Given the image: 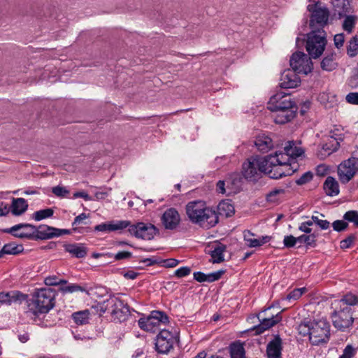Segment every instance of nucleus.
Segmentation results:
<instances>
[{
  "mask_svg": "<svg viewBox=\"0 0 358 358\" xmlns=\"http://www.w3.org/2000/svg\"><path fill=\"white\" fill-rule=\"evenodd\" d=\"M356 350L351 345H348L339 358H352L355 354Z\"/></svg>",
  "mask_w": 358,
  "mask_h": 358,
  "instance_id": "obj_52",
  "label": "nucleus"
},
{
  "mask_svg": "<svg viewBox=\"0 0 358 358\" xmlns=\"http://www.w3.org/2000/svg\"><path fill=\"white\" fill-rule=\"evenodd\" d=\"M131 256H132V254L130 252L121 251V252H117L115 255V259L116 260H121V259H124L130 258Z\"/></svg>",
  "mask_w": 358,
  "mask_h": 358,
  "instance_id": "obj_61",
  "label": "nucleus"
},
{
  "mask_svg": "<svg viewBox=\"0 0 358 358\" xmlns=\"http://www.w3.org/2000/svg\"><path fill=\"white\" fill-rule=\"evenodd\" d=\"M331 318L334 327L339 329L348 328L353 322L350 310L348 307L343 308L339 311H334Z\"/></svg>",
  "mask_w": 358,
  "mask_h": 358,
  "instance_id": "obj_13",
  "label": "nucleus"
},
{
  "mask_svg": "<svg viewBox=\"0 0 358 358\" xmlns=\"http://www.w3.org/2000/svg\"><path fill=\"white\" fill-rule=\"evenodd\" d=\"M358 302V298L356 295L351 293L346 294L343 299L340 301V303L343 305L354 306Z\"/></svg>",
  "mask_w": 358,
  "mask_h": 358,
  "instance_id": "obj_45",
  "label": "nucleus"
},
{
  "mask_svg": "<svg viewBox=\"0 0 358 358\" xmlns=\"http://www.w3.org/2000/svg\"><path fill=\"white\" fill-rule=\"evenodd\" d=\"M55 231H58L57 228L45 224L40 225L36 228L34 239L45 240L56 237L59 234H55Z\"/></svg>",
  "mask_w": 358,
  "mask_h": 358,
  "instance_id": "obj_23",
  "label": "nucleus"
},
{
  "mask_svg": "<svg viewBox=\"0 0 358 358\" xmlns=\"http://www.w3.org/2000/svg\"><path fill=\"white\" fill-rule=\"evenodd\" d=\"M311 57L303 52H296L290 58L292 69L298 73L307 75L313 69Z\"/></svg>",
  "mask_w": 358,
  "mask_h": 358,
  "instance_id": "obj_8",
  "label": "nucleus"
},
{
  "mask_svg": "<svg viewBox=\"0 0 358 358\" xmlns=\"http://www.w3.org/2000/svg\"><path fill=\"white\" fill-rule=\"evenodd\" d=\"M191 272L189 267L183 266L180 267L175 271V275L178 278H182L188 275Z\"/></svg>",
  "mask_w": 358,
  "mask_h": 358,
  "instance_id": "obj_56",
  "label": "nucleus"
},
{
  "mask_svg": "<svg viewBox=\"0 0 358 358\" xmlns=\"http://www.w3.org/2000/svg\"><path fill=\"white\" fill-rule=\"evenodd\" d=\"M297 242L298 237L296 238L292 235L285 236L283 240L284 245L286 248H292L296 245Z\"/></svg>",
  "mask_w": 358,
  "mask_h": 358,
  "instance_id": "obj_53",
  "label": "nucleus"
},
{
  "mask_svg": "<svg viewBox=\"0 0 358 358\" xmlns=\"http://www.w3.org/2000/svg\"><path fill=\"white\" fill-rule=\"evenodd\" d=\"M173 344V336L169 331L162 330L157 335L155 348L159 353L165 354L169 352Z\"/></svg>",
  "mask_w": 358,
  "mask_h": 358,
  "instance_id": "obj_17",
  "label": "nucleus"
},
{
  "mask_svg": "<svg viewBox=\"0 0 358 358\" xmlns=\"http://www.w3.org/2000/svg\"><path fill=\"white\" fill-rule=\"evenodd\" d=\"M343 218L345 220L353 222L358 227V212L355 210L348 211L345 213Z\"/></svg>",
  "mask_w": 358,
  "mask_h": 358,
  "instance_id": "obj_47",
  "label": "nucleus"
},
{
  "mask_svg": "<svg viewBox=\"0 0 358 358\" xmlns=\"http://www.w3.org/2000/svg\"><path fill=\"white\" fill-rule=\"evenodd\" d=\"M297 108L293 107L288 109L270 110L273 112V118L276 124H285L295 117Z\"/></svg>",
  "mask_w": 358,
  "mask_h": 358,
  "instance_id": "obj_20",
  "label": "nucleus"
},
{
  "mask_svg": "<svg viewBox=\"0 0 358 358\" xmlns=\"http://www.w3.org/2000/svg\"><path fill=\"white\" fill-rule=\"evenodd\" d=\"M52 192L62 198L66 197L69 194V191L66 187L59 185L52 187Z\"/></svg>",
  "mask_w": 358,
  "mask_h": 358,
  "instance_id": "obj_48",
  "label": "nucleus"
},
{
  "mask_svg": "<svg viewBox=\"0 0 358 358\" xmlns=\"http://www.w3.org/2000/svg\"><path fill=\"white\" fill-rule=\"evenodd\" d=\"M217 210L220 215L230 217L234 213V207L229 200H224L220 202L217 206Z\"/></svg>",
  "mask_w": 358,
  "mask_h": 358,
  "instance_id": "obj_30",
  "label": "nucleus"
},
{
  "mask_svg": "<svg viewBox=\"0 0 358 358\" xmlns=\"http://www.w3.org/2000/svg\"><path fill=\"white\" fill-rule=\"evenodd\" d=\"M345 100L351 104H358V92H350L345 96Z\"/></svg>",
  "mask_w": 358,
  "mask_h": 358,
  "instance_id": "obj_58",
  "label": "nucleus"
},
{
  "mask_svg": "<svg viewBox=\"0 0 358 358\" xmlns=\"http://www.w3.org/2000/svg\"><path fill=\"white\" fill-rule=\"evenodd\" d=\"M298 73L292 69H287L283 71L280 79V87L281 88H294L299 85L301 79L297 75Z\"/></svg>",
  "mask_w": 358,
  "mask_h": 358,
  "instance_id": "obj_18",
  "label": "nucleus"
},
{
  "mask_svg": "<svg viewBox=\"0 0 358 358\" xmlns=\"http://www.w3.org/2000/svg\"><path fill=\"white\" fill-rule=\"evenodd\" d=\"M10 208L13 215H20L27 210L28 204L23 198H13Z\"/></svg>",
  "mask_w": 358,
  "mask_h": 358,
  "instance_id": "obj_27",
  "label": "nucleus"
},
{
  "mask_svg": "<svg viewBox=\"0 0 358 358\" xmlns=\"http://www.w3.org/2000/svg\"><path fill=\"white\" fill-rule=\"evenodd\" d=\"M355 22L356 17L354 15H347L343 20L342 27L344 31L350 34L355 28Z\"/></svg>",
  "mask_w": 358,
  "mask_h": 358,
  "instance_id": "obj_38",
  "label": "nucleus"
},
{
  "mask_svg": "<svg viewBox=\"0 0 358 358\" xmlns=\"http://www.w3.org/2000/svg\"><path fill=\"white\" fill-rule=\"evenodd\" d=\"M284 193L282 189H278L270 192L266 195V201L271 203L275 204L280 200V195Z\"/></svg>",
  "mask_w": 358,
  "mask_h": 358,
  "instance_id": "obj_41",
  "label": "nucleus"
},
{
  "mask_svg": "<svg viewBox=\"0 0 358 358\" xmlns=\"http://www.w3.org/2000/svg\"><path fill=\"white\" fill-rule=\"evenodd\" d=\"M355 240V237L352 236H350L348 237L347 238L343 240L340 243V247L342 249H347L351 247L352 244L353 243Z\"/></svg>",
  "mask_w": 358,
  "mask_h": 358,
  "instance_id": "obj_59",
  "label": "nucleus"
},
{
  "mask_svg": "<svg viewBox=\"0 0 358 358\" xmlns=\"http://www.w3.org/2000/svg\"><path fill=\"white\" fill-rule=\"evenodd\" d=\"M64 250L73 257L76 258H83L87 254V249L84 244L73 243L66 244L64 246Z\"/></svg>",
  "mask_w": 358,
  "mask_h": 358,
  "instance_id": "obj_25",
  "label": "nucleus"
},
{
  "mask_svg": "<svg viewBox=\"0 0 358 358\" xmlns=\"http://www.w3.org/2000/svg\"><path fill=\"white\" fill-rule=\"evenodd\" d=\"M270 310L271 308L269 307L258 315L260 324L259 325L257 330L259 331V332H262L264 330L273 327L282 320V316L280 315V313H277L275 315L273 313L269 314Z\"/></svg>",
  "mask_w": 358,
  "mask_h": 358,
  "instance_id": "obj_14",
  "label": "nucleus"
},
{
  "mask_svg": "<svg viewBox=\"0 0 358 358\" xmlns=\"http://www.w3.org/2000/svg\"><path fill=\"white\" fill-rule=\"evenodd\" d=\"M323 71H332L338 67L336 54L334 52H327L320 62Z\"/></svg>",
  "mask_w": 358,
  "mask_h": 358,
  "instance_id": "obj_24",
  "label": "nucleus"
},
{
  "mask_svg": "<svg viewBox=\"0 0 358 358\" xmlns=\"http://www.w3.org/2000/svg\"><path fill=\"white\" fill-rule=\"evenodd\" d=\"M181 218L178 211L174 208L166 209L161 217V222L166 229L174 230L180 224Z\"/></svg>",
  "mask_w": 358,
  "mask_h": 358,
  "instance_id": "obj_16",
  "label": "nucleus"
},
{
  "mask_svg": "<svg viewBox=\"0 0 358 358\" xmlns=\"http://www.w3.org/2000/svg\"><path fill=\"white\" fill-rule=\"evenodd\" d=\"M55 294L50 288L37 289L27 301L28 313L37 315L48 313L55 306Z\"/></svg>",
  "mask_w": 358,
  "mask_h": 358,
  "instance_id": "obj_5",
  "label": "nucleus"
},
{
  "mask_svg": "<svg viewBox=\"0 0 358 358\" xmlns=\"http://www.w3.org/2000/svg\"><path fill=\"white\" fill-rule=\"evenodd\" d=\"M282 340L279 336L271 341L266 348L268 358H281Z\"/></svg>",
  "mask_w": 358,
  "mask_h": 358,
  "instance_id": "obj_22",
  "label": "nucleus"
},
{
  "mask_svg": "<svg viewBox=\"0 0 358 358\" xmlns=\"http://www.w3.org/2000/svg\"><path fill=\"white\" fill-rule=\"evenodd\" d=\"M273 155L265 157H252L248 158L242 166V173L246 179L255 180L262 173L268 175L271 178L279 179L283 177L285 172H281L276 167Z\"/></svg>",
  "mask_w": 358,
  "mask_h": 358,
  "instance_id": "obj_1",
  "label": "nucleus"
},
{
  "mask_svg": "<svg viewBox=\"0 0 358 358\" xmlns=\"http://www.w3.org/2000/svg\"><path fill=\"white\" fill-rule=\"evenodd\" d=\"M327 44V34L323 29L312 30L307 34L306 49L313 59H317L322 56Z\"/></svg>",
  "mask_w": 358,
  "mask_h": 358,
  "instance_id": "obj_6",
  "label": "nucleus"
},
{
  "mask_svg": "<svg viewBox=\"0 0 358 358\" xmlns=\"http://www.w3.org/2000/svg\"><path fill=\"white\" fill-rule=\"evenodd\" d=\"M24 297V295L19 292H1L0 303L10 304Z\"/></svg>",
  "mask_w": 358,
  "mask_h": 358,
  "instance_id": "obj_29",
  "label": "nucleus"
},
{
  "mask_svg": "<svg viewBox=\"0 0 358 358\" xmlns=\"http://www.w3.org/2000/svg\"><path fill=\"white\" fill-rule=\"evenodd\" d=\"M179 261L175 259H169L164 261V266L168 268H173L176 266Z\"/></svg>",
  "mask_w": 358,
  "mask_h": 358,
  "instance_id": "obj_64",
  "label": "nucleus"
},
{
  "mask_svg": "<svg viewBox=\"0 0 358 358\" xmlns=\"http://www.w3.org/2000/svg\"><path fill=\"white\" fill-rule=\"evenodd\" d=\"M73 197L74 199L83 198L85 201H91V200H92V197L87 192H85L84 191L75 192L73 194Z\"/></svg>",
  "mask_w": 358,
  "mask_h": 358,
  "instance_id": "obj_62",
  "label": "nucleus"
},
{
  "mask_svg": "<svg viewBox=\"0 0 358 358\" xmlns=\"http://www.w3.org/2000/svg\"><path fill=\"white\" fill-rule=\"evenodd\" d=\"M298 242L312 245L315 243V236L313 234L309 235H301L298 237Z\"/></svg>",
  "mask_w": 358,
  "mask_h": 358,
  "instance_id": "obj_46",
  "label": "nucleus"
},
{
  "mask_svg": "<svg viewBox=\"0 0 358 358\" xmlns=\"http://www.w3.org/2000/svg\"><path fill=\"white\" fill-rule=\"evenodd\" d=\"M255 235L250 231H244L243 238L245 244L249 248H257L260 247L267 243H268L271 237L269 236H262L259 238H255Z\"/></svg>",
  "mask_w": 358,
  "mask_h": 358,
  "instance_id": "obj_21",
  "label": "nucleus"
},
{
  "mask_svg": "<svg viewBox=\"0 0 358 358\" xmlns=\"http://www.w3.org/2000/svg\"><path fill=\"white\" fill-rule=\"evenodd\" d=\"M59 290L62 293H73L76 292H85L87 294H90L88 290L85 287H82L78 284L67 285L66 283V285L61 286Z\"/></svg>",
  "mask_w": 358,
  "mask_h": 358,
  "instance_id": "obj_34",
  "label": "nucleus"
},
{
  "mask_svg": "<svg viewBox=\"0 0 358 358\" xmlns=\"http://www.w3.org/2000/svg\"><path fill=\"white\" fill-rule=\"evenodd\" d=\"M225 271L219 270L213 273L207 274L208 282H214L219 280L222 275L224 273Z\"/></svg>",
  "mask_w": 358,
  "mask_h": 358,
  "instance_id": "obj_55",
  "label": "nucleus"
},
{
  "mask_svg": "<svg viewBox=\"0 0 358 358\" xmlns=\"http://www.w3.org/2000/svg\"><path fill=\"white\" fill-rule=\"evenodd\" d=\"M312 220L314 222V223L316 224L321 229H327L330 226V223L329 221L326 220L320 219L317 215H313Z\"/></svg>",
  "mask_w": 358,
  "mask_h": 358,
  "instance_id": "obj_49",
  "label": "nucleus"
},
{
  "mask_svg": "<svg viewBox=\"0 0 358 358\" xmlns=\"http://www.w3.org/2000/svg\"><path fill=\"white\" fill-rule=\"evenodd\" d=\"M110 222H104L101 223L100 224H98L95 226L94 230L98 231H103V232H110Z\"/></svg>",
  "mask_w": 358,
  "mask_h": 358,
  "instance_id": "obj_57",
  "label": "nucleus"
},
{
  "mask_svg": "<svg viewBox=\"0 0 358 358\" xmlns=\"http://www.w3.org/2000/svg\"><path fill=\"white\" fill-rule=\"evenodd\" d=\"M130 222L127 220H115L110 222L111 231H122L129 227Z\"/></svg>",
  "mask_w": 358,
  "mask_h": 358,
  "instance_id": "obj_42",
  "label": "nucleus"
},
{
  "mask_svg": "<svg viewBox=\"0 0 358 358\" xmlns=\"http://www.w3.org/2000/svg\"><path fill=\"white\" fill-rule=\"evenodd\" d=\"M296 107L290 96L285 92H279L273 95L268 102V110L288 109Z\"/></svg>",
  "mask_w": 358,
  "mask_h": 358,
  "instance_id": "obj_12",
  "label": "nucleus"
},
{
  "mask_svg": "<svg viewBox=\"0 0 358 358\" xmlns=\"http://www.w3.org/2000/svg\"><path fill=\"white\" fill-rule=\"evenodd\" d=\"M304 154L303 149L297 145L293 141H289L284 147L283 150H278L274 153H271L276 167L281 172H285L284 176H291L296 171L295 163L292 164L291 161L299 157H301Z\"/></svg>",
  "mask_w": 358,
  "mask_h": 358,
  "instance_id": "obj_3",
  "label": "nucleus"
},
{
  "mask_svg": "<svg viewBox=\"0 0 358 358\" xmlns=\"http://www.w3.org/2000/svg\"><path fill=\"white\" fill-rule=\"evenodd\" d=\"M44 282L48 286L64 285L67 283L66 280L59 278L56 275H49L44 280Z\"/></svg>",
  "mask_w": 358,
  "mask_h": 358,
  "instance_id": "obj_39",
  "label": "nucleus"
},
{
  "mask_svg": "<svg viewBox=\"0 0 358 358\" xmlns=\"http://www.w3.org/2000/svg\"><path fill=\"white\" fill-rule=\"evenodd\" d=\"M323 188L328 196H334L339 194V185L334 177L328 176L326 178Z\"/></svg>",
  "mask_w": 358,
  "mask_h": 358,
  "instance_id": "obj_26",
  "label": "nucleus"
},
{
  "mask_svg": "<svg viewBox=\"0 0 358 358\" xmlns=\"http://www.w3.org/2000/svg\"><path fill=\"white\" fill-rule=\"evenodd\" d=\"M8 231L20 238L34 239L36 227L29 224H20L12 227Z\"/></svg>",
  "mask_w": 358,
  "mask_h": 358,
  "instance_id": "obj_19",
  "label": "nucleus"
},
{
  "mask_svg": "<svg viewBox=\"0 0 358 358\" xmlns=\"http://www.w3.org/2000/svg\"><path fill=\"white\" fill-rule=\"evenodd\" d=\"M345 42V35L343 33L337 34L334 37V43L337 49L341 48Z\"/></svg>",
  "mask_w": 358,
  "mask_h": 358,
  "instance_id": "obj_51",
  "label": "nucleus"
},
{
  "mask_svg": "<svg viewBox=\"0 0 358 358\" xmlns=\"http://www.w3.org/2000/svg\"><path fill=\"white\" fill-rule=\"evenodd\" d=\"M358 172V159L350 157L342 162L338 166L337 173L341 183L346 184Z\"/></svg>",
  "mask_w": 358,
  "mask_h": 358,
  "instance_id": "obj_10",
  "label": "nucleus"
},
{
  "mask_svg": "<svg viewBox=\"0 0 358 358\" xmlns=\"http://www.w3.org/2000/svg\"><path fill=\"white\" fill-rule=\"evenodd\" d=\"M54 214L52 208H45L34 212L32 217L36 221H41L42 220L51 217Z\"/></svg>",
  "mask_w": 358,
  "mask_h": 358,
  "instance_id": "obj_35",
  "label": "nucleus"
},
{
  "mask_svg": "<svg viewBox=\"0 0 358 358\" xmlns=\"http://www.w3.org/2000/svg\"><path fill=\"white\" fill-rule=\"evenodd\" d=\"M255 145L259 151L264 152L268 151L273 146V143L269 136L261 135L256 138Z\"/></svg>",
  "mask_w": 358,
  "mask_h": 358,
  "instance_id": "obj_28",
  "label": "nucleus"
},
{
  "mask_svg": "<svg viewBox=\"0 0 358 358\" xmlns=\"http://www.w3.org/2000/svg\"><path fill=\"white\" fill-rule=\"evenodd\" d=\"M99 315L108 313L111 321L122 322L129 315L128 306L119 297L110 296L103 302L98 303L92 307Z\"/></svg>",
  "mask_w": 358,
  "mask_h": 358,
  "instance_id": "obj_4",
  "label": "nucleus"
},
{
  "mask_svg": "<svg viewBox=\"0 0 358 358\" xmlns=\"http://www.w3.org/2000/svg\"><path fill=\"white\" fill-rule=\"evenodd\" d=\"M311 326L312 322L310 321L302 322L298 326L299 334L303 336H308V338L310 339Z\"/></svg>",
  "mask_w": 358,
  "mask_h": 358,
  "instance_id": "obj_40",
  "label": "nucleus"
},
{
  "mask_svg": "<svg viewBox=\"0 0 358 358\" xmlns=\"http://www.w3.org/2000/svg\"><path fill=\"white\" fill-rule=\"evenodd\" d=\"M307 9L311 13V23H316L320 26L327 24L329 16L327 8L317 4H308Z\"/></svg>",
  "mask_w": 358,
  "mask_h": 358,
  "instance_id": "obj_15",
  "label": "nucleus"
},
{
  "mask_svg": "<svg viewBox=\"0 0 358 358\" xmlns=\"http://www.w3.org/2000/svg\"><path fill=\"white\" fill-rule=\"evenodd\" d=\"M89 217V215L86 213H81L80 215L76 216L73 222V225L80 224L83 222V220L87 219Z\"/></svg>",
  "mask_w": 358,
  "mask_h": 358,
  "instance_id": "obj_63",
  "label": "nucleus"
},
{
  "mask_svg": "<svg viewBox=\"0 0 358 358\" xmlns=\"http://www.w3.org/2000/svg\"><path fill=\"white\" fill-rule=\"evenodd\" d=\"M194 278L199 282H208L207 274H205L202 272L194 273Z\"/></svg>",
  "mask_w": 358,
  "mask_h": 358,
  "instance_id": "obj_60",
  "label": "nucleus"
},
{
  "mask_svg": "<svg viewBox=\"0 0 358 358\" xmlns=\"http://www.w3.org/2000/svg\"><path fill=\"white\" fill-rule=\"evenodd\" d=\"M347 54L350 57H355L358 54V37L353 36L347 46Z\"/></svg>",
  "mask_w": 358,
  "mask_h": 358,
  "instance_id": "obj_36",
  "label": "nucleus"
},
{
  "mask_svg": "<svg viewBox=\"0 0 358 358\" xmlns=\"http://www.w3.org/2000/svg\"><path fill=\"white\" fill-rule=\"evenodd\" d=\"M348 223L343 220H336L333 222L332 227L336 231H341L348 227Z\"/></svg>",
  "mask_w": 358,
  "mask_h": 358,
  "instance_id": "obj_54",
  "label": "nucleus"
},
{
  "mask_svg": "<svg viewBox=\"0 0 358 358\" xmlns=\"http://www.w3.org/2000/svg\"><path fill=\"white\" fill-rule=\"evenodd\" d=\"M329 324L325 320L312 322L310 341L313 345L326 343L329 337Z\"/></svg>",
  "mask_w": 358,
  "mask_h": 358,
  "instance_id": "obj_9",
  "label": "nucleus"
},
{
  "mask_svg": "<svg viewBox=\"0 0 358 358\" xmlns=\"http://www.w3.org/2000/svg\"><path fill=\"white\" fill-rule=\"evenodd\" d=\"M90 316V310H84L73 313L72 318L77 324L83 325L89 322Z\"/></svg>",
  "mask_w": 358,
  "mask_h": 358,
  "instance_id": "obj_31",
  "label": "nucleus"
},
{
  "mask_svg": "<svg viewBox=\"0 0 358 358\" xmlns=\"http://www.w3.org/2000/svg\"><path fill=\"white\" fill-rule=\"evenodd\" d=\"M169 322L168 316L162 311H152L145 318H140L138 321L139 327L146 331L154 332L161 324Z\"/></svg>",
  "mask_w": 358,
  "mask_h": 358,
  "instance_id": "obj_7",
  "label": "nucleus"
},
{
  "mask_svg": "<svg viewBox=\"0 0 358 358\" xmlns=\"http://www.w3.org/2000/svg\"><path fill=\"white\" fill-rule=\"evenodd\" d=\"M313 173L310 171L304 173L299 179L296 180L297 185H304L313 179Z\"/></svg>",
  "mask_w": 358,
  "mask_h": 358,
  "instance_id": "obj_50",
  "label": "nucleus"
},
{
  "mask_svg": "<svg viewBox=\"0 0 358 358\" xmlns=\"http://www.w3.org/2000/svg\"><path fill=\"white\" fill-rule=\"evenodd\" d=\"M22 250L21 245H16L13 243L6 244L2 248V252L8 255H17Z\"/></svg>",
  "mask_w": 358,
  "mask_h": 358,
  "instance_id": "obj_43",
  "label": "nucleus"
},
{
  "mask_svg": "<svg viewBox=\"0 0 358 358\" xmlns=\"http://www.w3.org/2000/svg\"><path fill=\"white\" fill-rule=\"evenodd\" d=\"M187 216L189 221L203 228H211L218 222L216 212L207 206L205 201L196 200L189 201L185 206Z\"/></svg>",
  "mask_w": 358,
  "mask_h": 358,
  "instance_id": "obj_2",
  "label": "nucleus"
},
{
  "mask_svg": "<svg viewBox=\"0 0 358 358\" xmlns=\"http://www.w3.org/2000/svg\"><path fill=\"white\" fill-rule=\"evenodd\" d=\"M231 358H245V350L242 343H234L230 345Z\"/></svg>",
  "mask_w": 358,
  "mask_h": 358,
  "instance_id": "obj_32",
  "label": "nucleus"
},
{
  "mask_svg": "<svg viewBox=\"0 0 358 358\" xmlns=\"http://www.w3.org/2000/svg\"><path fill=\"white\" fill-rule=\"evenodd\" d=\"M131 235L137 238L143 240H152L159 232L157 228L150 223L138 222L136 224L129 226L128 229Z\"/></svg>",
  "mask_w": 358,
  "mask_h": 358,
  "instance_id": "obj_11",
  "label": "nucleus"
},
{
  "mask_svg": "<svg viewBox=\"0 0 358 358\" xmlns=\"http://www.w3.org/2000/svg\"><path fill=\"white\" fill-rule=\"evenodd\" d=\"M339 148V143L332 137L328 139V142L322 145V150L329 155L336 151Z\"/></svg>",
  "mask_w": 358,
  "mask_h": 358,
  "instance_id": "obj_37",
  "label": "nucleus"
},
{
  "mask_svg": "<svg viewBox=\"0 0 358 358\" xmlns=\"http://www.w3.org/2000/svg\"><path fill=\"white\" fill-rule=\"evenodd\" d=\"M305 291H306V288H304V287L294 289L287 296L286 298L283 299V300H288V301L296 300L302 296V294L305 292Z\"/></svg>",
  "mask_w": 358,
  "mask_h": 358,
  "instance_id": "obj_44",
  "label": "nucleus"
},
{
  "mask_svg": "<svg viewBox=\"0 0 358 358\" xmlns=\"http://www.w3.org/2000/svg\"><path fill=\"white\" fill-rule=\"evenodd\" d=\"M225 251V246L223 245H218L211 252V262L213 263H220L224 261V252Z\"/></svg>",
  "mask_w": 358,
  "mask_h": 358,
  "instance_id": "obj_33",
  "label": "nucleus"
}]
</instances>
